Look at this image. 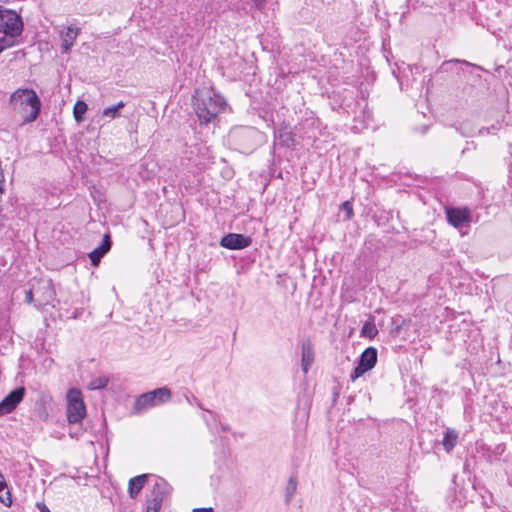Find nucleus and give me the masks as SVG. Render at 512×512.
<instances>
[{"label":"nucleus","mask_w":512,"mask_h":512,"mask_svg":"<svg viewBox=\"0 0 512 512\" xmlns=\"http://www.w3.org/2000/svg\"><path fill=\"white\" fill-rule=\"evenodd\" d=\"M193 110L201 125L216 120L225 109L226 100L212 88L197 89L192 97Z\"/></svg>","instance_id":"1"},{"label":"nucleus","mask_w":512,"mask_h":512,"mask_svg":"<svg viewBox=\"0 0 512 512\" xmlns=\"http://www.w3.org/2000/svg\"><path fill=\"white\" fill-rule=\"evenodd\" d=\"M9 103L26 123L35 121L40 113L41 101L33 89H17L11 94Z\"/></svg>","instance_id":"2"},{"label":"nucleus","mask_w":512,"mask_h":512,"mask_svg":"<svg viewBox=\"0 0 512 512\" xmlns=\"http://www.w3.org/2000/svg\"><path fill=\"white\" fill-rule=\"evenodd\" d=\"M170 398L171 391L169 388H157L140 395L135 401L133 410L135 413H141L149 408L168 402Z\"/></svg>","instance_id":"3"},{"label":"nucleus","mask_w":512,"mask_h":512,"mask_svg":"<svg viewBox=\"0 0 512 512\" xmlns=\"http://www.w3.org/2000/svg\"><path fill=\"white\" fill-rule=\"evenodd\" d=\"M67 420L70 425H78L86 416V407L82 394L78 389H70L67 393Z\"/></svg>","instance_id":"4"},{"label":"nucleus","mask_w":512,"mask_h":512,"mask_svg":"<svg viewBox=\"0 0 512 512\" xmlns=\"http://www.w3.org/2000/svg\"><path fill=\"white\" fill-rule=\"evenodd\" d=\"M23 31V22L15 11L0 8V32L8 37H17Z\"/></svg>","instance_id":"5"},{"label":"nucleus","mask_w":512,"mask_h":512,"mask_svg":"<svg viewBox=\"0 0 512 512\" xmlns=\"http://www.w3.org/2000/svg\"><path fill=\"white\" fill-rule=\"evenodd\" d=\"M377 363V349L374 347L366 348L360 355L357 366L354 368L350 375V379L355 381L357 378L364 375L367 371L374 368Z\"/></svg>","instance_id":"6"},{"label":"nucleus","mask_w":512,"mask_h":512,"mask_svg":"<svg viewBox=\"0 0 512 512\" xmlns=\"http://www.w3.org/2000/svg\"><path fill=\"white\" fill-rule=\"evenodd\" d=\"M24 395V387H18L6 395L0 402V416L9 414L14 411L17 405L23 400Z\"/></svg>","instance_id":"7"},{"label":"nucleus","mask_w":512,"mask_h":512,"mask_svg":"<svg viewBox=\"0 0 512 512\" xmlns=\"http://www.w3.org/2000/svg\"><path fill=\"white\" fill-rule=\"evenodd\" d=\"M252 239L249 236H245L237 233H229L222 237L220 245L230 250H240L247 248L251 245Z\"/></svg>","instance_id":"8"},{"label":"nucleus","mask_w":512,"mask_h":512,"mask_svg":"<svg viewBox=\"0 0 512 512\" xmlns=\"http://www.w3.org/2000/svg\"><path fill=\"white\" fill-rule=\"evenodd\" d=\"M446 215L448 222L455 228H461L471 220V213L468 208H448Z\"/></svg>","instance_id":"9"},{"label":"nucleus","mask_w":512,"mask_h":512,"mask_svg":"<svg viewBox=\"0 0 512 512\" xmlns=\"http://www.w3.org/2000/svg\"><path fill=\"white\" fill-rule=\"evenodd\" d=\"M506 450V446L503 443L496 444L495 446H489L487 444H480L477 451L481 456L490 463L498 461Z\"/></svg>","instance_id":"10"},{"label":"nucleus","mask_w":512,"mask_h":512,"mask_svg":"<svg viewBox=\"0 0 512 512\" xmlns=\"http://www.w3.org/2000/svg\"><path fill=\"white\" fill-rule=\"evenodd\" d=\"M111 245L110 235L105 234L101 244L89 253V259L94 267L99 265L101 258L111 249Z\"/></svg>","instance_id":"11"},{"label":"nucleus","mask_w":512,"mask_h":512,"mask_svg":"<svg viewBox=\"0 0 512 512\" xmlns=\"http://www.w3.org/2000/svg\"><path fill=\"white\" fill-rule=\"evenodd\" d=\"M314 362V349L309 340H306L301 345V368L304 374H307L311 365Z\"/></svg>","instance_id":"12"},{"label":"nucleus","mask_w":512,"mask_h":512,"mask_svg":"<svg viewBox=\"0 0 512 512\" xmlns=\"http://www.w3.org/2000/svg\"><path fill=\"white\" fill-rule=\"evenodd\" d=\"M170 492L171 486L163 478L157 477L154 480V484L148 498L161 499V501H164Z\"/></svg>","instance_id":"13"},{"label":"nucleus","mask_w":512,"mask_h":512,"mask_svg":"<svg viewBox=\"0 0 512 512\" xmlns=\"http://www.w3.org/2000/svg\"><path fill=\"white\" fill-rule=\"evenodd\" d=\"M79 34L78 28L68 27L65 32L61 33V49L63 53H68Z\"/></svg>","instance_id":"14"},{"label":"nucleus","mask_w":512,"mask_h":512,"mask_svg":"<svg viewBox=\"0 0 512 512\" xmlns=\"http://www.w3.org/2000/svg\"><path fill=\"white\" fill-rule=\"evenodd\" d=\"M147 478H148L147 474H141V475L135 476L129 480L128 493L131 498L137 497V495L140 493V491L144 487V485L147 481Z\"/></svg>","instance_id":"15"},{"label":"nucleus","mask_w":512,"mask_h":512,"mask_svg":"<svg viewBox=\"0 0 512 512\" xmlns=\"http://www.w3.org/2000/svg\"><path fill=\"white\" fill-rule=\"evenodd\" d=\"M0 502L6 507H10L12 504L11 494L7 489V484L4 480L3 475L0 473Z\"/></svg>","instance_id":"16"},{"label":"nucleus","mask_w":512,"mask_h":512,"mask_svg":"<svg viewBox=\"0 0 512 512\" xmlns=\"http://www.w3.org/2000/svg\"><path fill=\"white\" fill-rule=\"evenodd\" d=\"M458 435L452 430H447L443 437L442 444L447 452H450L457 443Z\"/></svg>","instance_id":"17"},{"label":"nucleus","mask_w":512,"mask_h":512,"mask_svg":"<svg viewBox=\"0 0 512 512\" xmlns=\"http://www.w3.org/2000/svg\"><path fill=\"white\" fill-rule=\"evenodd\" d=\"M297 490V478L296 476H291L288 480L286 490H285V502L289 504Z\"/></svg>","instance_id":"18"},{"label":"nucleus","mask_w":512,"mask_h":512,"mask_svg":"<svg viewBox=\"0 0 512 512\" xmlns=\"http://www.w3.org/2000/svg\"><path fill=\"white\" fill-rule=\"evenodd\" d=\"M88 109L87 104L84 101H77L73 108V114L75 120L79 123L83 120V115L86 113Z\"/></svg>","instance_id":"19"},{"label":"nucleus","mask_w":512,"mask_h":512,"mask_svg":"<svg viewBox=\"0 0 512 512\" xmlns=\"http://www.w3.org/2000/svg\"><path fill=\"white\" fill-rule=\"evenodd\" d=\"M124 106L125 103L123 101H120L114 106L106 107L103 110V115L111 119H115L120 116V109H122Z\"/></svg>","instance_id":"20"},{"label":"nucleus","mask_w":512,"mask_h":512,"mask_svg":"<svg viewBox=\"0 0 512 512\" xmlns=\"http://www.w3.org/2000/svg\"><path fill=\"white\" fill-rule=\"evenodd\" d=\"M108 381H109L108 378L105 376H100V377L94 378L88 384V388L90 390H97V389L105 388L108 384Z\"/></svg>","instance_id":"21"},{"label":"nucleus","mask_w":512,"mask_h":512,"mask_svg":"<svg viewBox=\"0 0 512 512\" xmlns=\"http://www.w3.org/2000/svg\"><path fill=\"white\" fill-rule=\"evenodd\" d=\"M378 333V330L373 322H366L362 329L361 335L368 338H373Z\"/></svg>","instance_id":"22"},{"label":"nucleus","mask_w":512,"mask_h":512,"mask_svg":"<svg viewBox=\"0 0 512 512\" xmlns=\"http://www.w3.org/2000/svg\"><path fill=\"white\" fill-rule=\"evenodd\" d=\"M163 501L161 499H147V509L146 512H159L162 507Z\"/></svg>","instance_id":"23"},{"label":"nucleus","mask_w":512,"mask_h":512,"mask_svg":"<svg viewBox=\"0 0 512 512\" xmlns=\"http://www.w3.org/2000/svg\"><path fill=\"white\" fill-rule=\"evenodd\" d=\"M69 430V435L72 438H78L83 434V429L81 423L78 425H73Z\"/></svg>","instance_id":"24"},{"label":"nucleus","mask_w":512,"mask_h":512,"mask_svg":"<svg viewBox=\"0 0 512 512\" xmlns=\"http://www.w3.org/2000/svg\"><path fill=\"white\" fill-rule=\"evenodd\" d=\"M341 208L346 212L347 219H350L353 216V208L349 201L343 202Z\"/></svg>","instance_id":"25"},{"label":"nucleus","mask_w":512,"mask_h":512,"mask_svg":"<svg viewBox=\"0 0 512 512\" xmlns=\"http://www.w3.org/2000/svg\"><path fill=\"white\" fill-rule=\"evenodd\" d=\"M12 38L13 37H8L6 35L4 37L0 38V42H1L2 46L4 47V50L9 47L14 46L15 41Z\"/></svg>","instance_id":"26"},{"label":"nucleus","mask_w":512,"mask_h":512,"mask_svg":"<svg viewBox=\"0 0 512 512\" xmlns=\"http://www.w3.org/2000/svg\"><path fill=\"white\" fill-rule=\"evenodd\" d=\"M252 1H253V5L255 6V8H257L258 10L264 9L266 0H252Z\"/></svg>","instance_id":"27"},{"label":"nucleus","mask_w":512,"mask_h":512,"mask_svg":"<svg viewBox=\"0 0 512 512\" xmlns=\"http://www.w3.org/2000/svg\"><path fill=\"white\" fill-rule=\"evenodd\" d=\"M25 298H26V301L28 303H31L32 302V299H33V293H32V290L29 289L26 291V295H25Z\"/></svg>","instance_id":"28"},{"label":"nucleus","mask_w":512,"mask_h":512,"mask_svg":"<svg viewBox=\"0 0 512 512\" xmlns=\"http://www.w3.org/2000/svg\"><path fill=\"white\" fill-rule=\"evenodd\" d=\"M37 507L39 508L40 512H51L44 503H38Z\"/></svg>","instance_id":"29"},{"label":"nucleus","mask_w":512,"mask_h":512,"mask_svg":"<svg viewBox=\"0 0 512 512\" xmlns=\"http://www.w3.org/2000/svg\"><path fill=\"white\" fill-rule=\"evenodd\" d=\"M193 512H214L212 508H195Z\"/></svg>","instance_id":"30"},{"label":"nucleus","mask_w":512,"mask_h":512,"mask_svg":"<svg viewBox=\"0 0 512 512\" xmlns=\"http://www.w3.org/2000/svg\"><path fill=\"white\" fill-rule=\"evenodd\" d=\"M451 62H455V63H461V64H464V65H467V66H470L471 63L466 61V60H460V59H454V60H451Z\"/></svg>","instance_id":"31"},{"label":"nucleus","mask_w":512,"mask_h":512,"mask_svg":"<svg viewBox=\"0 0 512 512\" xmlns=\"http://www.w3.org/2000/svg\"><path fill=\"white\" fill-rule=\"evenodd\" d=\"M3 183H4V177L3 178H0V196L2 195L3 193Z\"/></svg>","instance_id":"32"}]
</instances>
